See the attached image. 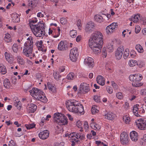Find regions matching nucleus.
Segmentation results:
<instances>
[{"label":"nucleus","mask_w":146,"mask_h":146,"mask_svg":"<svg viewBox=\"0 0 146 146\" xmlns=\"http://www.w3.org/2000/svg\"><path fill=\"white\" fill-rule=\"evenodd\" d=\"M78 101L74 100L67 101L66 106L68 110L71 112L83 114L84 113L83 106L78 105Z\"/></svg>","instance_id":"f257e3e1"},{"label":"nucleus","mask_w":146,"mask_h":146,"mask_svg":"<svg viewBox=\"0 0 146 146\" xmlns=\"http://www.w3.org/2000/svg\"><path fill=\"white\" fill-rule=\"evenodd\" d=\"M33 37L30 36L25 43L23 51V54L26 57H29L31 59L35 56V53L33 52Z\"/></svg>","instance_id":"f03ea898"},{"label":"nucleus","mask_w":146,"mask_h":146,"mask_svg":"<svg viewBox=\"0 0 146 146\" xmlns=\"http://www.w3.org/2000/svg\"><path fill=\"white\" fill-rule=\"evenodd\" d=\"M31 25V29L34 34L37 37L44 36L45 34V28L43 24H39L36 25Z\"/></svg>","instance_id":"7ed1b4c3"},{"label":"nucleus","mask_w":146,"mask_h":146,"mask_svg":"<svg viewBox=\"0 0 146 146\" xmlns=\"http://www.w3.org/2000/svg\"><path fill=\"white\" fill-rule=\"evenodd\" d=\"M55 122L60 125H65L68 123L67 118L64 115L59 113H55L54 115Z\"/></svg>","instance_id":"20e7f679"},{"label":"nucleus","mask_w":146,"mask_h":146,"mask_svg":"<svg viewBox=\"0 0 146 146\" xmlns=\"http://www.w3.org/2000/svg\"><path fill=\"white\" fill-rule=\"evenodd\" d=\"M129 80L132 82L133 86L139 87L141 86L142 84L140 82L142 78V75L139 74L131 75L129 77Z\"/></svg>","instance_id":"39448f33"},{"label":"nucleus","mask_w":146,"mask_h":146,"mask_svg":"<svg viewBox=\"0 0 146 146\" xmlns=\"http://www.w3.org/2000/svg\"><path fill=\"white\" fill-rule=\"evenodd\" d=\"M91 40H94L95 41H98L100 44H103V38L102 33L99 31H96L93 34L90 39Z\"/></svg>","instance_id":"423d86ee"},{"label":"nucleus","mask_w":146,"mask_h":146,"mask_svg":"<svg viewBox=\"0 0 146 146\" xmlns=\"http://www.w3.org/2000/svg\"><path fill=\"white\" fill-rule=\"evenodd\" d=\"M137 127L141 130H146V118H140L135 122Z\"/></svg>","instance_id":"0eeeda50"},{"label":"nucleus","mask_w":146,"mask_h":146,"mask_svg":"<svg viewBox=\"0 0 146 146\" xmlns=\"http://www.w3.org/2000/svg\"><path fill=\"white\" fill-rule=\"evenodd\" d=\"M78 55V49L77 48H74L71 50L70 58L72 61L73 62L76 61Z\"/></svg>","instance_id":"6e6552de"},{"label":"nucleus","mask_w":146,"mask_h":146,"mask_svg":"<svg viewBox=\"0 0 146 146\" xmlns=\"http://www.w3.org/2000/svg\"><path fill=\"white\" fill-rule=\"evenodd\" d=\"M34 98L36 99L43 103H46L47 101L46 97L44 96V92L42 90H39L37 94H36Z\"/></svg>","instance_id":"1a4fd4ad"},{"label":"nucleus","mask_w":146,"mask_h":146,"mask_svg":"<svg viewBox=\"0 0 146 146\" xmlns=\"http://www.w3.org/2000/svg\"><path fill=\"white\" fill-rule=\"evenodd\" d=\"M70 135L71 139L75 142H78L79 140L83 139L85 138V135L80 133H74L71 134Z\"/></svg>","instance_id":"9d476101"},{"label":"nucleus","mask_w":146,"mask_h":146,"mask_svg":"<svg viewBox=\"0 0 146 146\" xmlns=\"http://www.w3.org/2000/svg\"><path fill=\"white\" fill-rule=\"evenodd\" d=\"M117 26V23H113L108 26L106 29V33L108 35L111 34L115 31Z\"/></svg>","instance_id":"9b49d317"},{"label":"nucleus","mask_w":146,"mask_h":146,"mask_svg":"<svg viewBox=\"0 0 146 146\" xmlns=\"http://www.w3.org/2000/svg\"><path fill=\"white\" fill-rule=\"evenodd\" d=\"M120 140L122 144L123 145L127 144L129 140L128 134L126 132H123L120 134Z\"/></svg>","instance_id":"f8f14e48"},{"label":"nucleus","mask_w":146,"mask_h":146,"mask_svg":"<svg viewBox=\"0 0 146 146\" xmlns=\"http://www.w3.org/2000/svg\"><path fill=\"white\" fill-rule=\"evenodd\" d=\"M79 89L82 93L83 94H86L90 91L89 84L85 83H82L80 85Z\"/></svg>","instance_id":"ddd939ff"},{"label":"nucleus","mask_w":146,"mask_h":146,"mask_svg":"<svg viewBox=\"0 0 146 146\" xmlns=\"http://www.w3.org/2000/svg\"><path fill=\"white\" fill-rule=\"evenodd\" d=\"M124 49L123 47L120 46L118 48L115 54L116 59L118 60L121 59L122 56Z\"/></svg>","instance_id":"4468645a"},{"label":"nucleus","mask_w":146,"mask_h":146,"mask_svg":"<svg viewBox=\"0 0 146 146\" xmlns=\"http://www.w3.org/2000/svg\"><path fill=\"white\" fill-rule=\"evenodd\" d=\"M94 26L93 23L89 22L85 26V31L88 33H92L94 30Z\"/></svg>","instance_id":"2eb2a0df"},{"label":"nucleus","mask_w":146,"mask_h":146,"mask_svg":"<svg viewBox=\"0 0 146 146\" xmlns=\"http://www.w3.org/2000/svg\"><path fill=\"white\" fill-rule=\"evenodd\" d=\"M49 132L48 130H46L40 132L38 134L39 137L42 139H45L49 136Z\"/></svg>","instance_id":"dca6fc26"},{"label":"nucleus","mask_w":146,"mask_h":146,"mask_svg":"<svg viewBox=\"0 0 146 146\" xmlns=\"http://www.w3.org/2000/svg\"><path fill=\"white\" fill-rule=\"evenodd\" d=\"M67 48V45L66 41H60L58 43V50L64 51L66 50Z\"/></svg>","instance_id":"f3484780"},{"label":"nucleus","mask_w":146,"mask_h":146,"mask_svg":"<svg viewBox=\"0 0 146 146\" xmlns=\"http://www.w3.org/2000/svg\"><path fill=\"white\" fill-rule=\"evenodd\" d=\"M89 46L91 48L98 47V46H101L103 44H100V42L98 41H95L94 40L89 39Z\"/></svg>","instance_id":"a211bd4d"},{"label":"nucleus","mask_w":146,"mask_h":146,"mask_svg":"<svg viewBox=\"0 0 146 146\" xmlns=\"http://www.w3.org/2000/svg\"><path fill=\"white\" fill-rule=\"evenodd\" d=\"M93 59L90 57H88L84 59V63L86 66L90 67H92L93 64Z\"/></svg>","instance_id":"6ab92c4d"},{"label":"nucleus","mask_w":146,"mask_h":146,"mask_svg":"<svg viewBox=\"0 0 146 146\" xmlns=\"http://www.w3.org/2000/svg\"><path fill=\"white\" fill-rule=\"evenodd\" d=\"M131 139L133 141H136L138 138V135L137 132L135 131H132L130 133Z\"/></svg>","instance_id":"aec40b11"},{"label":"nucleus","mask_w":146,"mask_h":146,"mask_svg":"<svg viewBox=\"0 0 146 146\" xmlns=\"http://www.w3.org/2000/svg\"><path fill=\"white\" fill-rule=\"evenodd\" d=\"M37 109V106L35 104H31L28 105L27 107L28 112L29 113H33Z\"/></svg>","instance_id":"412c9836"},{"label":"nucleus","mask_w":146,"mask_h":146,"mask_svg":"<svg viewBox=\"0 0 146 146\" xmlns=\"http://www.w3.org/2000/svg\"><path fill=\"white\" fill-rule=\"evenodd\" d=\"M97 82L100 85L103 86L105 83V80L103 77L101 75L98 76L96 79Z\"/></svg>","instance_id":"4be33fe9"},{"label":"nucleus","mask_w":146,"mask_h":146,"mask_svg":"<svg viewBox=\"0 0 146 146\" xmlns=\"http://www.w3.org/2000/svg\"><path fill=\"white\" fill-rule=\"evenodd\" d=\"M141 17L140 15L139 14L135 15L131 17V20L134 23H136L140 20Z\"/></svg>","instance_id":"5701e85b"},{"label":"nucleus","mask_w":146,"mask_h":146,"mask_svg":"<svg viewBox=\"0 0 146 146\" xmlns=\"http://www.w3.org/2000/svg\"><path fill=\"white\" fill-rule=\"evenodd\" d=\"M5 56L7 61L9 63H11L13 61L12 56L7 52L5 53Z\"/></svg>","instance_id":"b1692460"},{"label":"nucleus","mask_w":146,"mask_h":146,"mask_svg":"<svg viewBox=\"0 0 146 146\" xmlns=\"http://www.w3.org/2000/svg\"><path fill=\"white\" fill-rule=\"evenodd\" d=\"M39 2V0H28V5L31 7L36 6Z\"/></svg>","instance_id":"393cba45"},{"label":"nucleus","mask_w":146,"mask_h":146,"mask_svg":"<svg viewBox=\"0 0 146 146\" xmlns=\"http://www.w3.org/2000/svg\"><path fill=\"white\" fill-rule=\"evenodd\" d=\"M139 105L136 104L134 106L133 109V112L134 115L137 117H140V115L138 114Z\"/></svg>","instance_id":"a878e982"},{"label":"nucleus","mask_w":146,"mask_h":146,"mask_svg":"<svg viewBox=\"0 0 146 146\" xmlns=\"http://www.w3.org/2000/svg\"><path fill=\"white\" fill-rule=\"evenodd\" d=\"M94 18L96 21L99 23L103 22L104 20L103 17L99 15H96L94 16Z\"/></svg>","instance_id":"bb28decb"},{"label":"nucleus","mask_w":146,"mask_h":146,"mask_svg":"<svg viewBox=\"0 0 146 146\" xmlns=\"http://www.w3.org/2000/svg\"><path fill=\"white\" fill-rule=\"evenodd\" d=\"M107 51L109 52H111L113 51V42L112 41L111 43H109L106 46L105 48Z\"/></svg>","instance_id":"cd10ccee"},{"label":"nucleus","mask_w":146,"mask_h":146,"mask_svg":"<svg viewBox=\"0 0 146 146\" xmlns=\"http://www.w3.org/2000/svg\"><path fill=\"white\" fill-rule=\"evenodd\" d=\"M53 75L54 78L56 80L58 81L59 82H61V76L58 73L56 72H54Z\"/></svg>","instance_id":"c85d7f7f"},{"label":"nucleus","mask_w":146,"mask_h":146,"mask_svg":"<svg viewBox=\"0 0 146 146\" xmlns=\"http://www.w3.org/2000/svg\"><path fill=\"white\" fill-rule=\"evenodd\" d=\"M4 86L6 88H9L11 86V84L9 79H5L3 82Z\"/></svg>","instance_id":"c756f323"},{"label":"nucleus","mask_w":146,"mask_h":146,"mask_svg":"<svg viewBox=\"0 0 146 146\" xmlns=\"http://www.w3.org/2000/svg\"><path fill=\"white\" fill-rule=\"evenodd\" d=\"M60 30L59 27L58 28L57 30H54V32H53V35L52 36L54 38H56L59 36L60 35Z\"/></svg>","instance_id":"7c9ffc66"},{"label":"nucleus","mask_w":146,"mask_h":146,"mask_svg":"<svg viewBox=\"0 0 146 146\" xmlns=\"http://www.w3.org/2000/svg\"><path fill=\"white\" fill-rule=\"evenodd\" d=\"M105 118L110 120H112L114 117V115L112 113H108L105 115Z\"/></svg>","instance_id":"2f4dec72"},{"label":"nucleus","mask_w":146,"mask_h":146,"mask_svg":"<svg viewBox=\"0 0 146 146\" xmlns=\"http://www.w3.org/2000/svg\"><path fill=\"white\" fill-rule=\"evenodd\" d=\"M102 45L101 46H98L96 47L91 48L93 52L95 54H97L100 53L101 52V49L102 47Z\"/></svg>","instance_id":"473e14b6"},{"label":"nucleus","mask_w":146,"mask_h":146,"mask_svg":"<svg viewBox=\"0 0 146 146\" xmlns=\"http://www.w3.org/2000/svg\"><path fill=\"white\" fill-rule=\"evenodd\" d=\"M39 90L38 89L36 88H34L32 89L29 91V92L31 95L33 97H34L35 95L36 94H37L38 92V91Z\"/></svg>","instance_id":"72a5a7b5"},{"label":"nucleus","mask_w":146,"mask_h":146,"mask_svg":"<svg viewBox=\"0 0 146 146\" xmlns=\"http://www.w3.org/2000/svg\"><path fill=\"white\" fill-rule=\"evenodd\" d=\"M135 48L136 49L139 53H142L144 51V50L143 47L140 44H137L136 45Z\"/></svg>","instance_id":"f704fd0d"},{"label":"nucleus","mask_w":146,"mask_h":146,"mask_svg":"<svg viewBox=\"0 0 146 146\" xmlns=\"http://www.w3.org/2000/svg\"><path fill=\"white\" fill-rule=\"evenodd\" d=\"M12 21L15 23H18L20 21V18L17 14L14 15L12 17Z\"/></svg>","instance_id":"c9c22d12"},{"label":"nucleus","mask_w":146,"mask_h":146,"mask_svg":"<svg viewBox=\"0 0 146 146\" xmlns=\"http://www.w3.org/2000/svg\"><path fill=\"white\" fill-rule=\"evenodd\" d=\"M138 61L137 60H130L128 63L129 66L130 67H133L138 64Z\"/></svg>","instance_id":"e433bc0d"},{"label":"nucleus","mask_w":146,"mask_h":146,"mask_svg":"<svg viewBox=\"0 0 146 146\" xmlns=\"http://www.w3.org/2000/svg\"><path fill=\"white\" fill-rule=\"evenodd\" d=\"M16 58L17 59V62L19 64L21 65L24 64L25 63L24 60L22 57L19 56H17L16 57Z\"/></svg>","instance_id":"4c0bfd02"},{"label":"nucleus","mask_w":146,"mask_h":146,"mask_svg":"<svg viewBox=\"0 0 146 146\" xmlns=\"http://www.w3.org/2000/svg\"><path fill=\"white\" fill-rule=\"evenodd\" d=\"M4 40L7 42H11V38L10 35L8 33H7L5 35Z\"/></svg>","instance_id":"58836bf2"},{"label":"nucleus","mask_w":146,"mask_h":146,"mask_svg":"<svg viewBox=\"0 0 146 146\" xmlns=\"http://www.w3.org/2000/svg\"><path fill=\"white\" fill-rule=\"evenodd\" d=\"M14 104L18 110H20L21 109V102L19 101L15 102H14Z\"/></svg>","instance_id":"ea45409f"},{"label":"nucleus","mask_w":146,"mask_h":146,"mask_svg":"<svg viewBox=\"0 0 146 146\" xmlns=\"http://www.w3.org/2000/svg\"><path fill=\"white\" fill-rule=\"evenodd\" d=\"M18 45L17 44L14 43L12 46V49L14 52L17 53L18 50Z\"/></svg>","instance_id":"a19ab883"},{"label":"nucleus","mask_w":146,"mask_h":146,"mask_svg":"<svg viewBox=\"0 0 146 146\" xmlns=\"http://www.w3.org/2000/svg\"><path fill=\"white\" fill-rule=\"evenodd\" d=\"M98 108V107L96 106H92L91 109V111L93 114H95L98 111L97 109Z\"/></svg>","instance_id":"79ce46f5"},{"label":"nucleus","mask_w":146,"mask_h":146,"mask_svg":"<svg viewBox=\"0 0 146 146\" xmlns=\"http://www.w3.org/2000/svg\"><path fill=\"white\" fill-rule=\"evenodd\" d=\"M48 89L52 92H56V88L50 84H48Z\"/></svg>","instance_id":"37998d69"},{"label":"nucleus","mask_w":146,"mask_h":146,"mask_svg":"<svg viewBox=\"0 0 146 146\" xmlns=\"http://www.w3.org/2000/svg\"><path fill=\"white\" fill-rule=\"evenodd\" d=\"M123 119L126 124L129 123L130 121V117L127 115L123 116Z\"/></svg>","instance_id":"c03bdc74"},{"label":"nucleus","mask_w":146,"mask_h":146,"mask_svg":"<svg viewBox=\"0 0 146 146\" xmlns=\"http://www.w3.org/2000/svg\"><path fill=\"white\" fill-rule=\"evenodd\" d=\"M67 77L68 79L72 80L75 78V76L74 73H70L68 74Z\"/></svg>","instance_id":"a18cd8bd"},{"label":"nucleus","mask_w":146,"mask_h":146,"mask_svg":"<svg viewBox=\"0 0 146 146\" xmlns=\"http://www.w3.org/2000/svg\"><path fill=\"white\" fill-rule=\"evenodd\" d=\"M129 50L128 48L126 49L124 51L123 56L125 59L127 58L129 55Z\"/></svg>","instance_id":"49530a36"},{"label":"nucleus","mask_w":146,"mask_h":146,"mask_svg":"<svg viewBox=\"0 0 146 146\" xmlns=\"http://www.w3.org/2000/svg\"><path fill=\"white\" fill-rule=\"evenodd\" d=\"M0 72L3 74H5L6 73V70L5 66H3L0 67Z\"/></svg>","instance_id":"de8ad7c7"},{"label":"nucleus","mask_w":146,"mask_h":146,"mask_svg":"<svg viewBox=\"0 0 146 146\" xmlns=\"http://www.w3.org/2000/svg\"><path fill=\"white\" fill-rule=\"evenodd\" d=\"M70 34L71 37L72 38H75L77 35L76 31L75 30L71 31Z\"/></svg>","instance_id":"09e8293b"},{"label":"nucleus","mask_w":146,"mask_h":146,"mask_svg":"<svg viewBox=\"0 0 146 146\" xmlns=\"http://www.w3.org/2000/svg\"><path fill=\"white\" fill-rule=\"evenodd\" d=\"M35 124L33 123L25 125V126L27 129H30L33 128L35 127Z\"/></svg>","instance_id":"8fccbe9b"},{"label":"nucleus","mask_w":146,"mask_h":146,"mask_svg":"<svg viewBox=\"0 0 146 146\" xmlns=\"http://www.w3.org/2000/svg\"><path fill=\"white\" fill-rule=\"evenodd\" d=\"M145 109H146V108H144V107L143 106H142L140 108L139 107V113H144L145 111Z\"/></svg>","instance_id":"3c124183"},{"label":"nucleus","mask_w":146,"mask_h":146,"mask_svg":"<svg viewBox=\"0 0 146 146\" xmlns=\"http://www.w3.org/2000/svg\"><path fill=\"white\" fill-rule=\"evenodd\" d=\"M117 98L119 100H121L123 98V95L121 93L118 92L116 94Z\"/></svg>","instance_id":"603ef678"},{"label":"nucleus","mask_w":146,"mask_h":146,"mask_svg":"<svg viewBox=\"0 0 146 146\" xmlns=\"http://www.w3.org/2000/svg\"><path fill=\"white\" fill-rule=\"evenodd\" d=\"M94 100L97 102H98L100 101V96L98 95L94 96Z\"/></svg>","instance_id":"864d4df0"},{"label":"nucleus","mask_w":146,"mask_h":146,"mask_svg":"<svg viewBox=\"0 0 146 146\" xmlns=\"http://www.w3.org/2000/svg\"><path fill=\"white\" fill-rule=\"evenodd\" d=\"M60 22L62 25H65L67 23V20L64 18H62L60 19Z\"/></svg>","instance_id":"5fc2aeb1"},{"label":"nucleus","mask_w":146,"mask_h":146,"mask_svg":"<svg viewBox=\"0 0 146 146\" xmlns=\"http://www.w3.org/2000/svg\"><path fill=\"white\" fill-rule=\"evenodd\" d=\"M84 124V129L86 131L88 130L89 127L88 123L87 121H85Z\"/></svg>","instance_id":"6e6d98bb"},{"label":"nucleus","mask_w":146,"mask_h":146,"mask_svg":"<svg viewBox=\"0 0 146 146\" xmlns=\"http://www.w3.org/2000/svg\"><path fill=\"white\" fill-rule=\"evenodd\" d=\"M138 64L137 65H138L140 67H143L145 64V63L144 62L138 60Z\"/></svg>","instance_id":"4d7b16f0"},{"label":"nucleus","mask_w":146,"mask_h":146,"mask_svg":"<svg viewBox=\"0 0 146 146\" xmlns=\"http://www.w3.org/2000/svg\"><path fill=\"white\" fill-rule=\"evenodd\" d=\"M42 40L38 41L36 43V45L37 47L41 48L42 47Z\"/></svg>","instance_id":"13d9d810"},{"label":"nucleus","mask_w":146,"mask_h":146,"mask_svg":"<svg viewBox=\"0 0 146 146\" xmlns=\"http://www.w3.org/2000/svg\"><path fill=\"white\" fill-rule=\"evenodd\" d=\"M137 97V96L133 95H131L129 98V100L130 101H132L135 99Z\"/></svg>","instance_id":"bf43d9fd"},{"label":"nucleus","mask_w":146,"mask_h":146,"mask_svg":"<svg viewBox=\"0 0 146 146\" xmlns=\"http://www.w3.org/2000/svg\"><path fill=\"white\" fill-rule=\"evenodd\" d=\"M37 20L36 19H35V20H34L33 19L31 20L29 22V26L30 28H31V25H34L33 24L36 23L37 22Z\"/></svg>","instance_id":"052dcab7"},{"label":"nucleus","mask_w":146,"mask_h":146,"mask_svg":"<svg viewBox=\"0 0 146 146\" xmlns=\"http://www.w3.org/2000/svg\"><path fill=\"white\" fill-rule=\"evenodd\" d=\"M107 90L108 92L110 94H111L113 92V90L111 87L108 86L107 87Z\"/></svg>","instance_id":"680f3d73"},{"label":"nucleus","mask_w":146,"mask_h":146,"mask_svg":"<svg viewBox=\"0 0 146 146\" xmlns=\"http://www.w3.org/2000/svg\"><path fill=\"white\" fill-rule=\"evenodd\" d=\"M140 21L141 23L143 25H145L146 24V19L145 18H141Z\"/></svg>","instance_id":"e2e57ef3"},{"label":"nucleus","mask_w":146,"mask_h":146,"mask_svg":"<svg viewBox=\"0 0 146 146\" xmlns=\"http://www.w3.org/2000/svg\"><path fill=\"white\" fill-rule=\"evenodd\" d=\"M106 49L105 48H103V49L102 55L104 58H106L107 56V52L106 51Z\"/></svg>","instance_id":"0e129e2a"},{"label":"nucleus","mask_w":146,"mask_h":146,"mask_svg":"<svg viewBox=\"0 0 146 146\" xmlns=\"http://www.w3.org/2000/svg\"><path fill=\"white\" fill-rule=\"evenodd\" d=\"M77 26L78 27V29H79L80 30H81V27L82 26V24L80 20H78L77 23Z\"/></svg>","instance_id":"69168bd1"},{"label":"nucleus","mask_w":146,"mask_h":146,"mask_svg":"<svg viewBox=\"0 0 146 146\" xmlns=\"http://www.w3.org/2000/svg\"><path fill=\"white\" fill-rule=\"evenodd\" d=\"M45 118L43 117L41 119V121L40 122L39 124L41 126H42L44 125V123L45 121Z\"/></svg>","instance_id":"338daca9"},{"label":"nucleus","mask_w":146,"mask_h":146,"mask_svg":"<svg viewBox=\"0 0 146 146\" xmlns=\"http://www.w3.org/2000/svg\"><path fill=\"white\" fill-rule=\"evenodd\" d=\"M82 123L80 121H78L76 123V125L79 128H81L82 127Z\"/></svg>","instance_id":"774afa93"}]
</instances>
